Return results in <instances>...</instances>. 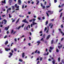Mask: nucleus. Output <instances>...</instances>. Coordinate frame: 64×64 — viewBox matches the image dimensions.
Returning <instances> with one entry per match:
<instances>
[{
    "instance_id": "9",
    "label": "nucleus",
    "mask_w": 64,
    "mask_h": 64,
    "mask_svg": "<svg viewBox=\"0 0 64 64\" xmlns=\"http://www.w3.org/2000/svg\"><path fill=\"white\" fill-rule=\"evenodd\" d=\"M38 0H36V1L37 2L36 4V5H38V4H39L40 2L39 1H38Z\"/></svg>"
},
{
    "instance_id": "23",
    "label": "nucleus",
    "mask_w": 64,
    "mask_h": 64,
    "mask_svg": "<svg viewBox=\"0 0 64 64\" xmlns=\"http://www.w3.org/2000/svg\"><path fill=\"white\" fill-rule=\"evenodd\" d=\"M42 59H43V58L42 57H41L40 58V61H42Z\"/></svg>"
},
{
    "instance_id": "43",
    "label": "nucleus",
    "mask_w": 64,
    "mask_h": 64,
    "mask_svg": "<svg viewBox=\"0 0 64 64\" xmlns=\"http://www.w3.org/2000/svg\"><path fill=\"white\" fill-rule=\"evenodd\" d=\"M40 5H41V7H43V4L42 3H40Z\"/></svg>"
},
{
    "instance_id": "19",
    "label": "nucleus",
    "mask_w": 64,
    "mask_h": 64,
    "mask_svg": "<svg viewBox=\"0 0 64 64\" xmlns=\"http://www.w3.org/2000/svg\"><path fill=\"white\" fill-rule=\"evenodd\" d=\"M14 51L15 52H16V51H17V48H14Z\"/></svg>"
},
{
    "instance_id": "35",
    "label": "nucleus",
    "mask_w": 64,
    "mask_h": 64,
    "mask_svg": "<svg viewBox=\"0 0 64 64\" xmlns=\"http://www.w3.org/2000/svg\"><path fill=\"white\" fill-rule=\"evenodd\" d=\"M37 52H38V50H36V51L34 52V53H37Z\"/></svg>"
},
{
    "instance_id": "10",
    "label": "nucleus",
    "mask_w": 64,
    "mask_h": 64,
    "mask_svg": "<svg viewBox=\"0 0 64 64\" xmlns=\"http://www.w3.org/2000/svg\"><path fill=\"white\" fill-rule=\"evenodd\" d=\"M25 54L23 52L22 53V58H24V56H25V54Z\"/></svg>"
},
{
    "instance_id": "32",
    "label": "nucleus",
    "mask_w": 64,
    "mask_h": 64,
    "mask_svg": "<svg viewBox=\"0 0 64 64\" xmlns=\"http://www.w3.org/2000/svg\"><path fill=\"white\" fill-rule=\"evenodd\" d=\"M8 10H9V11H11V8H8Z\"/></svg>"
},
{
    "instance_id": "45",
    "label": "nucleus",
    "mask_w": 64,
    "mask_h": 64,
    "mask_svg": "<svg viewBox=\"0 0 64 64\" xmlns=\"http://www.w3.org/2000/svg\"><path fill=\"white\" fill-rule=\"evenodd\" d=\"M24 24L23 25H22V27L23 28V27H24Z\"/></svg>"
},
{
    "instance_id": "47",
    "label": "nucleus",
    "mask_w": 64,
    "mask_h": 64,
    "mask_svg": "<svg viewBox=\"0 0 64 64\" xmlns=\"http://www.w3.org/2000/svg\"><path fill=\"white\" fill-rule=\"evenodd\" d=\"M46 4H47V2H45L44 3V5H46Z\"/></svg>"
},
{
    "instance_id": "62",
    "label": "nucleus",
    "mask_w": 64,
    "mask_h": 64,
    "mask_svg": "<svg viewBox=\"0 0 64 64\" xmlns=\"http://www.w3.org/2000/svg\"><path fill=\"white\" fill-rule=\"evenodd\" d=\"M28 4H30V1H28Z\"/></svg>"
},
{
    "instance_id": "61",
    "label": "nucleus",
    "mask_w": 64,
    "mask_h": 64,
    "mask_svg": "<svg viewBox=\"0 0 64 64\" xmlns=\"http://www.w3.org/2000/svg\"><path fill=\"white\" fill-rule=\"evenodd\" d=\"M16 10H19V8H17V9H15Z\"/></svg>"
},
{
    "instance_id": "38",
    "label": "nucleus",
    "mask_w": 64,
    "mask_h": 64,
    "mask_svg": "<svg viewBox=\"0 0 64 64\" xmlns=\"http://www.w3.org/2000/svg\"><path fill=\"white\" fill-rule=\"evenodd\" d=\"M16 32H17V31L14 32L13 33V35H14V34L16 33Z\"/></svg>"
},
{
    "instance_id": "31",
    "label": "nucleus",
    "mask_w": 64,
    "mask_h": 64,
    "mask_svg": "<svg viewBox=\"0 0 64 64\" xmlns=\"http://www.w3.org/2000/svg\"><path fill=\"white\" fill-rule=\"evenodd\" d=\"M11 34H12V33H13V32H14V30H12L11 31Z\"/></svg>"
},
{
    "instance_id": "39",
    "label": "nucleus",
    "mask_w": 64,
    "mask_h": 64,
    "mask_svg": "<svg viewBox=\"0 0 64 64\" xmlns=\"http://www.w3.org/2000/svg\"><path fill=\"white\" fill-rule=\"evenodd\" d=\"M9 17H10V18H11V14H9Z\"/></svg>"
},
{
    "instance_id": "54",
    "label": "nucleus",
    "mask_w": 64,
    "mask_h": 64,
    "mask_svg": "<svg viewBox=\"0 0 64 64\" xmlns=\"http://www.w3.org/2000/svg\"><path fill=\"white\" fill-rule=\"evenodd\" d=\"M43 38H42L41 40H40V41H43Z\"/></svg>"
},
{
    "instance_id": "14",
    "label": "nucleus",
    "mask_w": 64,
    "mask_h": 64,
    "mask_svg": "<svg viewBox=\"0 0 64 64\" xmlns=\"http://www.w3.org/2000/svg\"><path fill=\"white\" fill-rule=\"evenodd\" d=\"M36 43L40 44V43H41V42L40 41V40H38V41L36 42Z\"/></svg>"
},
{
    "instance_id": "15",
    "label": "nucleus",
    "mask_w": 64,
    "mask_h": 64,
    "mask_svg": "<svg viewBox=\"0 0 64 64\" xmlns=\"http://www.w3.org/2000/svg\"><path fill=\"white\" fill-rule=\"evenodd\" d=\"M33 23V25H35V24H37V23H34V21H33L32 22Z\"/></svg>"
},
{
    "instance_id": "30",
    "label": "nucleus",
    "mask_w": 64,
    "mask_h": 64,
    "mask_svg": "<svg viewBox=\"0 0 64 64\" xmlns=\"http://www.w3.org/2000/svg\"><path fill=\"white\" fill-rule=\"evenodd\" d=\"M52 25V23H50L49 24V26L50 27V26H51V25Z\"/></svg>"
},
{
    "instance_id": "56",
    "label": "nucleus",
    "mask_w": 64,
    "mask_h": 64,
    "mask_svg": "<svg viewBox=\"0 0 64 64\" xmlns=\"http://www.w3.org/2000/svg\"><path fill=\"white\" fill-rule=\"evenodd\" d=\"M46 52H47V51H48V49L46 48Z\"/></svg>"
},
{
    "instance_id": "59",
    "label": "nucleus",
    "mask_w": 64,
    "mask_h": 64,
    "mask_svg": "<svg viewBox=\"0 0 64 64\" xmlns=\"http://www.w3.org/2000/svg\"><path fill=\"white\" fill-rule=\"evenodd\" d=\"M17 6V4H15V7H16Z\"/></svg>"
},
{
    "instance_id": "12",
    "label": "nucleus",
    "mask_w": 64,
    "mask_h": 64,
    "mask_svg": "<svg viewBox=\"0 0 64 64\" xmlns=\"http://www.w3.org/2000/svg\"><path fill=\"white\" fill-rule=\"evenodd\" d=\"M8 41H6L5 42V44L6 45L7 44H8Z\"/></svg>"
},
{
    "instance_id": "3",
    "label": "nucleus",
    "mask_w": 64,
    "mask_h": 64,
    "mask_svg": "<svg viewBox=\"0 0 64 64\" xmlns=\"http://www.w3.org/2000/svg\"><path fill=\"white\" fill-rule=\"evenodd\" d=\"M9 26H8L7 28V27H6L5 28V29L6 30V31H7L8 30V29H9Z\"/></svg>"
},
{
    "instance_id": "52",
    "label": "nucleus",
    "mask_w": 64,
    "mask_h": 64,
    "mask_svg": "<svg viewBox=\"0 0 64 64\" xmlns=\"http://www.w3.org/2000/svg\"><path fill=\"white\" fill-rule=\"evenodd\" d=\"M25 23H27V24H28V22L27 21H26Z\"/></svg>"
},
{
    "instance_id": "13",
    "label": "nucleus",
    "mask_w": 64,
    "mask_h": 64,
    "mask_svg": "<svg viewBox=\"0 0 64 64\" xmlns=\"http://www.w3.org/2000/svg\"><path fill=\"white\" fill-rule=\"evenodd\" d=\"M19 16L20 17H24V15H22L21 14L19 15Z\"/></svg>"
},
{
    "instance_id": "44",
    "label": "nucleus",
    "mask_w": 64,
    "mask_h": 64,
    "mask_svg": "<svg viewBox=\"0 0 64 64\" xmlns=\"http://www.w3.org/2000/svg\"><path fill=\"white\" fill-rule=\"evenodd\" d=\"M54 3H56L57 2V0H54Z\"/></svg>"
},
{
    "instance_id": "7",
    "label": "nucleus",
    "mask_w": 64,
    "mask_h": 64,
    "mask_svg": "<svg viewBox=\"0 0 64 64\" xmlns=\"http://www.w3.org/2000/svg\"><path fill=\"white\" fill-rule=\"evenodd\" d=\"M60 46H58V48L59 49H60V48H62V45L61 44L60 45Z\"/></svg>"
},
{
    "instance_id": "17",
    "label": "nucleus",
    "mask_w": 64,
    "mask_h": 64,
    "mask_svg": "<svg viewBox=\"0 0 64 64\" xmlns=\"http://www.w3.org/2000/svg\"><path fill=\"white\" fill-rule=\"evenodd\" d=\"M55 62V60H53V61H52V63L53 64H54Z\"/></svg>"
},
{
    "instance_id": "33",
    "label": "nucleus",
    "mask_w": 64,
    "mask_h": 64,
    "mask_svg": "<svg viewBox=\"0 0 64 64\" xmlns=\"http://www.w3.org/2000/svg\"><path fill=\"white\" fill-rule=\"evenodd\" d=\"M53 48L51 46H50V50H52L53 49Z\"/></svg>"
},
{
    "instance_id": "40",
    "label": "nucleus",
    "mask_w": 64,
    "mask_h": 64,
    "mask_svg": "<svg viewBox=\"0 0 64 64\" xmlns=\"http://www.w3.org/2000/svg\"><path fill=\"white\" fill-rule=\"evenodd\" d=\"M46 14L47 15V16H49V14H48V13L47 12H46Z\"/></svg>"
},
{
    "instance_id": "20",
    "label": "nucleus",
    "mask_w": 64,
    "mask_h": 64,
    "mask_svg": "<svg viewBox=\"0 0 64 64\" xmlns=\"http://www.w3.org/2000/svg\"><path fill=\"white\" fill-rule=\"evenodd\" d=\"M54 42V40H52L51 41V44H53Z\"/></svg>"
},
{
    "instance_id": "50",
    "label": "nucleus",
    "mask_w": 64,
    "mask_h": 64,
    "mask_svg": "<svg viewBox=\"0 0 64 64\" xmlns=\"http://www.w3.org/2000/svg\"><path fill=\"white\" fill-rule=\"evenodd\" d=\"M39 33H40V34L42 33V31H41Z\"/></svg>"
},
{
    "instance_id": "37",
    "label": "nucleus",
    "mask_w": 64,
    "mask_h": 64,
    "mask_svg": "<svg viewBox=\"0 0 64 64\" xmlns=\"http://www.w3.org/2000/svg\"><path fill=\"white\" fill-rule=\"evenodd\" d=\"M53 24H52L50 28H51V29L52 28V27H53Z\"/></svg>"
},
{
    "instance_id": "18",
    "label": "nucleus",
    "mask_w": 64,
    "mask_h": 64,
    "mask_svg": "<svg viewBox=\"0 0 64 64\" xmlns=\"http://www.w3.org/2000/svg\"><path fill=\"white\" fill-rule=\"evenodd\" d=\"M26 19H25L23 20L22 21V22H24L25 23L26 22Z\"/></svg>"
},
{
    "instance_id": "34",
    "label": "nucleus",
    "mask_w": 64,
    "mask_h": 64,
    "mask_svg": "<svg viewBox=\"0 0 64 64\" xmlns=\"http://www.w3.org/2000/svg\"><path fill=\"white\" fill-rule=\"evenodd\" d=\"M50 7V6H46V8H49Z\"/></svg>"
},
{
    "instance_id": "25",
    "label": "nucleus",
    "mask_w": 64,
    "mask_h": 64,
    "mask_svg": "<svg viewBox=\"0 0 64 64\" xmlns=\"http://www.w3.org/2000/svg\"><path fill=\"white\" fill-rule=\"evenodd\" d=\"M12 7L13 10H14L15 9V8L14 6H12Z\"/></svg>"
},
{
    "instance_id": "6",
    "label": "nucleus",
    "mask_w": 64,
    "mask_h": 64,
    "mask_svg": "<svg viewBox=\"0 0 64 64\" xmlns=\"http://www.w3.org/2000/svg\"><path fill=\"white\" fill-rule=\"evenodd\" d=\"M5 50L6 51H8V50H10V48H5Z\"/></svg>"
},
{
    "instance_id": "36",
    "label": "nucleus",
    "mask_w": 64,
    "mask_h": 64,
    "mask_svg": "<svg viewBox=\"0 0 64 64\" xmlns=\"http://www.w3.org/2000/svg\"><path fill=\"white\" fill-rule=\"evenodd\" d=\"M59 50H58V49H57L56 50V52H58Z\"/></svg>"
},
{
    "instance_id": "64",
    "label": "nucleus",
    "mask_w": 64,
    "mask_h": 64,
    "mask_svg": "<svg viewBox=\"0 0 64 64\" xmlns=\"http://www.w3.org/2000/svg\"><path fill=\"white\" fill-rule=\"evenodd\" d=\"M64 6V4H62L61 6V7H63V6Z\"/></svg>"
},
{
    "instance_id": "41",
    "label": "nucleus",
    "mask_w": 64,
    "mask_h": 64,
    "mask_svg": "<svg viewBox=\"0 0 64 64\" xmlns=\"http://www.w3.org/2000/svg\"><path fill=\"white\" fill-rule=\"evenodd\" d=\"M32 20L34 21H35V20H36V19H35V18H33L32 19Z\"/></svg>"
},
{
    "instance_id": "22",
    "label": "nucleus",
    "mask_w": 64,
    "mask_h": 64,
    "mask_svg": "<svg viewBox=\"0 0 64 64\" xmlns=\"http://www.w3.org/2000/svg\"><path fill=\"white\" fill-rule=\"evenodd\" d=\"M46 25H47V24H48V21L47 20L46 21Z\"/></svg>"
},
{
    "instance_id": "24",
    "label": "nucleus",
    "mask_w": 64,
    "mask_h": 64,
    "mask_svg": "<svg viewBox=\"0 0 64 64\" xmlns=\"http://www.w3.org/2000/svg\"><path fill=\"white\" fill-rule=\"evenodd\" d=\"M19 18L18 20H17L16 21V23H17L19 22Z\"/></svg>"
},
{
    "instance_id": "60",
    "label": "nucleus",
    "mask_w": 64,
    "mask_h": 64,
    "mask_svg": "<svg viewBox=\"0 0 64 64\" xmlns=\"http://www.w3.org/2000/svg\"><path fill=\"white\" fill-rule=\"evenodd\" d=\"M62 10H63V9H61L59 11V12H61V11H62Z\"/></svg>"
},
{
    "instance_id": "21",
    "label": "nucleus",
    "mask_w": 64,
    "mask_h": 64,
    "mask_svg": "<svg viewBox=\"0 0 64 64\" xmlns=\"http://www.w3.org/2000/svg\"><path fill=\"white\" fill-rule=\"evenodd\" d=\"M60 18H61V17H62V12L61 14H60Z\"/></svg>"
},
{
    "instance_id": "27",
    "label": "nucleus",
    "mask_w": 64,
    "mask_h": 64,
    "mask_svg": "<svg viewBox=\"0 0 64 64\" xmlns=\"http://www.w3.org/2000/svg\"><path fill=\"white\" fill-rule=\"evenodd\" d=\"M58 62H60V58L59 57L58 58Z\"/></svg>"
},
{
    "instance_id": "42",
    "label": "nucleus",
    "mask_w": 64,
    "mask_h": 64,
    "mask_svg": "<svg viewBox=\"0 0 64 64\" xmlns=\"http://www.w3.org/2000/svg\"><path fill=\"white\" fill-rule=\"evenodd\" d=\"M11 52L12 53H14V50H11Z\"/></svg>"
},
{
    "instance_id": "26",
    "label": "nucleus",
    "mask_w": 64,
    "mask_h": 64,
    "mask_svg": "<svg viewBox=\"0 0 64 64\" xmlns=\"http://www.w3.org/2000/svg\"><path fill=\"white\" fill-rule=\"evenodd\" d=\"M58 30L60 32L62 31V30L60 28H59Z\"/></svg>"
},
{
    "instance_id": "51",
    "label": "nucleus",
    "mask_w": 64,
    "mask_h": 64,
    "mask_svg": "<svg viewBox=\"0 0 64 64\" xmlns=\"http://www.w3.org/2000/svg\"><path fill=\"white\" fill-rule=\"evenodd\" d=\"M38 19L39 20H41V18H38Z\"/></svg>"
},
{
    "instance_id": "29",
    "label": "nucleus",
    "mask_w": 64,
    "mask_h": 64,
    "mask_svg": "<svg viewBox=\"0 0 64 64\" xmlns=\"http://www.w3.org/2000/svg\"><path fill=\"white\" fill-rule=\"evenodd\" d=\"M42 7H43L42 8V9H45V6H42Z\"/></svg>"
},
{
    "instance_id": "58",
    "label": "nucleus",
    "mask_w": 64,
    "mask_h": 64,
    "mask_svg": "<svg viewBox=\"0 0 64 64\" xmlns=\"http://www.w3.org/2000/svg\"><path fill=\"white\" fill-rule=\"evenodd\" d=\"M19 8V6H16V8Z\"/></svg>"
},
{
    "instance_id": "46",
    "label": "nucleus",
    "mask_w": 64,
    "mask_h": 64,
    "mask_svg": "<svg viewBox=\"0 0 64 64\" xmlns=\"http://www.w3.org/2000/svg\"><path fill=\"white\" fill-rule=\"evenodd\" d=\"M42 19L43 20H44V19H45V17H44V16H43L42 17Z\"/></svg>"
},
{
    "instance_id": "49",
    "label": "nucleus",
    "mask_w": 64,
    "mask_h": 64,
    "mask_svg": "<svg viewBox=\"0 0 64 64\" xmlns=\"http://www.w3.org/2000/svg\"><path fill=\"white\" fill-rule=\"evenodd\" d=\"M61 28H63V24H62L61 25Z\"/></svg>"
},
{
    "instance_id": "5",
    "label": "nucleus",
    "mask_w": 64,
    "mask_h": 64,
    "mask_svg": "<svg viewBox=\"0 0 64 64\" xmlns=\"http://www.w3.org/2000/svg\"><path fill=\"white\" fill-rule=\"evenodd\" d=\"M18 4L20 5L21 3V1L20 0H18Z\"/></svg>"
},
{
    "instance_id": "55",
    "label": "nucleus",
    "mask_w": 64,
    "mask_h": 64,
    "mask_svg": "<svg viewBox=\"0 0 64 64\" xmlns=\"http://www.w3.org/2000/svg\"><path fill=\"white\" fill-rule=\"evenodd\" d=\"M32 19H31V20H29V22H32Z\"/></svg>"
},
{
    "instance_id": "11",
    "label": "nucleus",
    "mask_w": 64,
    "mask_h": 64,
    "mask_svg": "<svg viewBox=\"0 0 64 64\" xmlns=\"http://www.w3.org/2000/svg\"><path fill=\"white\" fill-rule=\"evenodd\" d=\"M2 3H4V4H6V1H5V0H4V2L3 1H2Z\"/></svg>"
},
{
    "instance_id": "57",
    "label": "nucleus",
    "mask_w": 64,
    "mask_h": 64,
    "mask_svg": "<svg viewBox=\"0 0 64 64\" xmlns=\"http://www.w3.org/2000/svg\"><path fill=\"white\" fill-rule=\"evenodd\" d=\"M62 63H63L64 64V60H62Z\"/></svg>"
},
{
    "instance_id": "48",
    "label": "nucleus",
    "mask_w": 64,
    "mask_h": 64,
    "mask_svg": "<svg viewBox=\"0 0 64 64\" xmlns=\"http://www.w3.org/2000/svg\"><path fill=\"white\" fill-rule=\"evenodd\" d=\"M46 30H47V28L45 27L44 29V31H45Z\"/></svg>"
},
{
    "instance_id": "4",
    "label": "nucleus",
    "mask_w": 64,
    "mask_h": 64,
    "mask_svg": "<svg viewBox=\"0 0 64 64\" xmlns=\"http://www.w3.org/2000/svg\"><path fill=\"white\" fill-rule=\"evenodd\" d=\"M50 36H51L50 35H49L48 36H47V37H46V39L48 40V39H49V38L50 37Z\"/></svg>"
},
{
    "instance_id": "2",
    "label": "nucleus",
    "mask_w": 64,
    "mask_h": 64,
    "mask_svg": "<svg viewBox=\"0 0 64 64\" xmlns=\"http://www.w3.org/2000/svg\"><path fill=\"white\" fill-rule=\"evenodd\" d=\"M9 54H10V55L8 57H9V58H11V56L13 55V54L11 52H10L9 53Z\"/></svg>"
},
{
    "instance_id": "28",
    "label": "nucleus",
    "mask_w": 64,
    "mask_h": 64,
    "mask_svg": "<svg viewBox=\"0 0 64 64\" xmlns=\"http://www.w3.org/2000/svg\"><path fill=\"white\" fill-rule=\"evenodd\" d=\"M19 61H20V62H23V60H22L21 59H19Z\"/></svg>"
},
{
    "instance_id": "1",
    "label": "nucleus",
    "mask_w": 64,
    "mask_h": 64,
    "mask_svg": "<svg viewBox=\"0 0 64 64\" xmlns=\"http://www.w3.org/2000/svg\"><path fill=\"white\" fill-rule=\"evenodd\" d=\"M48 13H50L49 14L50 15L52 14H53V12L51 11L50 10H48Z\"/></svg>"
},
{
    "instance_id": "16",
    "label": "nucleus",
    "mask_w": 64,
    "mask_h": 64,
    "mask_svg": "<svg viewBox=\"0 0 64 64\" xmlns=\"http://www.w3.org/2000/svg\"><path fill=\"white\" fill-rule=\"evenodd\" d=\"M21 26H20L18 27V28H16V30H17V29L18 30H19V29H20V28H21Z\"/></svg>"
},
{
    "instance_id": "8",
    "label": "nucleus",
    "mask_w": 64,
    "mask_h": 64,
    "mask_svg": "<svg viewBox=\"0 0 64 64\" xmlns=\"http://www.w3.org/2000/svg\"><path fill=\"white\" fill-rule=\"evenodd\" d=\"M4 24H6V23H7V20L5 19H4Z\"/></svg>"
},
{
    "instance_id": "63",
    "label": "nucleus",
    "mask_w": 64,
    "mask_h": 64,
    "mask_svg": "<svg viewBox=\"0 0 64 64\" xmlns=\"http://www.w3.org/2000/svg\"><path fill=\"white\" fill-rule=\"evenodd\" d=\"M38 54H40V51H38Z\"/></svg>"
},
{
    "instance_id": "53",
    "label": "nucleus",
    "mask_w": 64,
    "mask_h": 64,
    "mask_svg": "<svg viewBox=\"0 0 64 64\" xmlns=\"http://www.w3.org/2000/svg\"><path fill=\"white\" fill-rule=\"evenodd\" d=\"M15 21V20L14 19L12 20V22H14Z\"/></svg>"
}]
</instances>
